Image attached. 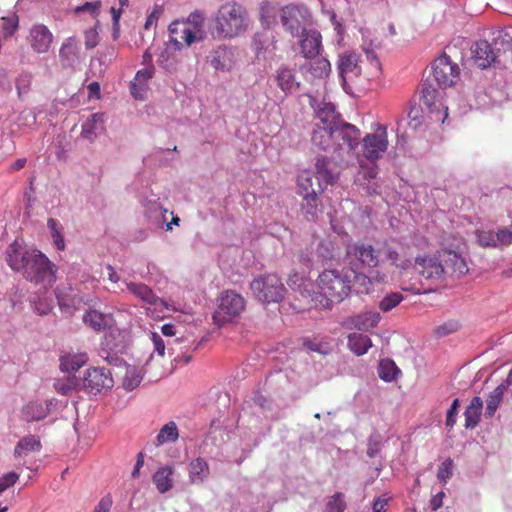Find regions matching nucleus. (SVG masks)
Masks as SVG:
<instances>
[{"instance_id":"864d4df0","label":"nucleus","mask_w":512,"mask_h":512,"mask_svg":"<svg viewBox=\"0 0 512 512\" xmlns=\"http://www.w3.org/2000/svg\"><path fill=\"white\" fill-rule=\"evenodd\" d=\"M32 84V75L30 73H22L16 80V89L19 98L27 95Z\"/></svg>"},{"instance_id":"0eeeda50","label":"nucleus","mask_w":512,"mask_h":512,"mask_svg":"<svg viewBox=\"0 0 512 512\" xmlns=\"http://www.w3.org/2000/svg\"><path fill=\"white\" fill-rule=\"evenodd\" d=\"M280 19L285 30L298 37L311 24V13L303 5L288 4L280 10Z\"/></svg>"},{"instance_id":"5701e85b","label":"nucleus","mask_w":512,"mask_h":512,"mask_svg":"<svg viewBox=\"0 0 512 512\" xmlns=\"http://www.w3.org/2000/svg\"><path fill=\"white\" fill-rule=\"evenodd\" d=\"M105 115L94 113L82 124L81 136L87 140H94L97 134L104 129Z\"/></svg>"},{"instance_id":"13d9d810","label":"nucleus","mask_w":512,"mask_h":512,"mask_svg":"<svg viewBox=\"0 0 512 512\" xmlns=\"http://www.w3.org/2000/svg\"><path fill=\"white\" fill-rule=\"evenodd\" d=\"M163 14V7L161 5H154L153 10L147 16V19L144 24L145 30H150L153 26L157 25V22L161 15Z\"/></svg>"},{"instance_id":"1a4fd4ad","label":"nucleus","mask_w":512,"mask_h":512,"mask_svg":"<svg viewBox=\"0 0 512 512\" xmlns=\"http://www.w3.org/2000/svg\"><path fill=\"white\" fill-rule=\"evenodd\" d=\"M414 269L417 273L431 284L439 285L445 282L443 267L441 266L439 254L433 256L419 255L414 259Z\"/></svg>"},{"instance_id":"20e7f679","label":"nucleus","mask_w":512,"mask_h":512,"mask_svg":"<svg viewBox=\"0 0 512 512\" xmlns=\"http://www.w3.org/2000/svg\"><path fill=\"white\" fill-rule=\"evenodd\" d=\"M319 293L331 303H340L352 290L349 271L324 269L316 280Z\"/></svg>"},{"instance_id":"4d7b16f0","label":"nucleus","mask_w":512,"mask_h":512,"mask_svg":"<svg viewBox=\"0 0 512 512\" xmlns=\"http://www.w3.org/2000/svg\"><path fill=\"white\" fill-rule=\"evenodd\" d=\"M110 13H111V16H112V36H113V39L116 40L119 38V35H120V18H121V15L123 13V10L122 8H116L114 6H112L110 8Z\"/></svg>"},{"instance_id":"0e129e2a","label":"nucleus","mask_w":512,"mask_h":512,"mask_svg":"<svg viewBox=\"0 0 512 512\" xmlns=\"http://www.w3.org/2000/svg\"><path fill=\"white\" fill-rule=\"evenodd\" d=\"M19 475L16 472H9L0 478V494L9 487L13 486L18 480Z\"/></svg>"},{"instance_id":"473e14b6","label":"nucleus","mask_w":512,"mask_h":512,"mask_svg":"<svg viewBox=\"0 0 512 512\" xmlns=\"http://www.w3.org/2000/svg\"><path fill=\"white\" fill-rule=\"evenodd\" d=\"M208 463L201 457L192 460L189 464V479L192 483H202L209 475Z\"/></svg>"},{"instance_id":"49530a36","label":"nucleus","mask_w":512,"mask_h":512,"mask_svg":"<svg viewBox=\"0 0 512 512\" xmlns=\"http://www.w3.org/2000/svg\"><path fill=\"white\" fill-rule=\"evenodd\" d=\"M158 64L168 72H174L178 69L179 60L175 53L166 47L158 57Z\"/></svg>"},{"instance_id":"58836bf2","label":"nucleus","mask_w":512,"mask_h":512,"mask_svg":"<svg viewBox=\"0 0 512 512\" xmlns=\"http://www.w3.org/2000/svg\"><path fill=\"white\" fill-rule=\"evenodd\" d=\"M279 9L271 1H263L260 6V21L263 26L270 28L277 24Z\"/></svg>"},{"instance_id":"3c124183","label":"nucleus","mask_w":512,"mask_h":512,"mask_svg":"<svg viewBox=\"0 0 512 512\" xmlns=\"http://www.w3.org/2000/svg\"><path fill=\"white\" fill-rule=\"evenodd\" d=\"M47 225L51 231V236L53 238V242H54L56 248L58 250H64L65 242H64V237L62 234V227L59 226L58 222L53 218L48 219Z\"/></svg>"},{"instance_id":"bf43d9fd","label":"nucleus","mask_w":512,"mask_h":512,"mask_svg":"<svg viewBox=\"0 0 512 512\" xmlns=\"http://www.w3.org/2000/svg\"><path fill=\"white\" fill-rule=\"evenodd\" d=\"M497 248L512 244V231L507 228H501L496 232Z\"/></svg>"},{"instance_id":"69168bd1","label":"nucleus","mask_w":512,"mask_h":512,"mask_svg":"<svg viewBox=\"0 0 512 512\" xmlns=\"http://www.w3.org/2000/svg\"><path fill=\"white\" fill-rule=\"evenodd\" d=\"M85 36V47L87 49H93L98 44L99 34L95 28L87 29L84 33Z\"/></svg>"},{"instance_id":"ddd939ff","label":"nucleus","mask_w":512,"mask_h":512,"mask_svg":"<svg viewBox=\"0 0 512 512\" xmlns=\"http://www.w3.org/2000/svg\"><path fill=\"white\" fill-rule=\"evenodd\" d=\"M441 266L443 267V276L446 281L448 278L456 279L468 272V266L465 259L452 250L438 251Z\"/></svg>"},{"instance_id":"f704fd0d","label":"nucleus","mask_w":512,"mask_h":512,"mask_svg":"<svg viewBox=\"0 0 512 512\" xmlns=\"http://www.w3.org/2000/svg\"><path fill=\"white\" fill-rule=\"evenodd\" d=\"M22 417L26 422H35L48 415V407L39 402H29L22 408Z\"/></svg>"},{"instance_id":"6e6552de","label":"nucleus","mask_w":512,"mask_h":512,"mask_svg":"<svg viewBox=\"0 0 512 512\" xmlns=\"http://www.w3.org/2000/svg\"><path fill=\"white\" fill-rule=\"evenodd\" d=\"M346 257L351 269L375 268L379 265V252L369 243L357 241L346 248Z\"/></svg>"},{"instance_id":"2f4dec72","label":"nucleus","mask_w":512,"mask_h":512,"mask_svg":"<svg viewBox=\"0 0 512 512\" xmlns=\"http://www.w3.org/2000/svg\"><path fill=\"white\" fill-rule=\"evenodd\" d=\"M276 81L278 87L285 93L299 88V83L296 82L293 70L288 67H280L277 70Z\"/></svg>"},{"instance_id":"4be33fe9","label":"nucleus","mask_w":512,"mask_h":512,"mask_svg":"<svg viewBox=\"0 0 512 512\" xmlns=\"http://www.w3.org/2000/svg\"><path fill=\"white\" fill-rule=\"evenodd\" d=\"M472 54L475 63L482 69L489 67L496 59L494 50L486 40L476 42Z\"/></svg>"},{"instance_id":"e2e57ef3","label":"nucleus","mask_w":512,"mask_h":512,"mask_svg":"<svg viewBox=\"0 0 512 512\" xmlns=\"http://www.w3.org/2000/svg\"><path fill=\"white\" fill-rule=\"evenodd\" d=\"M153 74H154L153 66L143 68L136 73L133 82L140 84V85H147V81L152 78Z\"/></svg>"},{"instance_id":"4c0bfd02","label":"nucleus","mask_w":512,"mask_h":512,"mask_svg":"<svg viewBox=\"0 0 512 512\" xmlns=\"http://www.w3.org/2000/svg\"><path fill=\"white\" fill-rule=\"evenodd\" d=\"M371 346V339L367 335L361 333H351L348 336V347L358 356L367 353Z\"/></svg>"},{"instance_id":"393cba45","label":"nucleus","mask_w":512,"mask_h":512,"mask_svg":"<svg viewBox=\"0 0 512 512\" xmlns=\"http://www.w3.org/2000/svg\"><path fill=\"white\" fill-rule=\"evenodd\" d=\"M482 410V399L479 396L473 397L464 411L466 429H474L479 424Z\"/></svg>"},{"instance_id":"e433bc0d","label":"nucleus","mask_w":512,"mask_h":512,"mask_svg":"<svg viewBox=\"0 0 512 512\" xmlns=\"http://www.w3.org/2000/svg\"><path fill=\"white\" fill-rule=\"evenodd\" d=\"M358 269L348 270L350 274V278L353 277V281L351 280L352 289L357 294H368L372 289V280L366 274L362 272H358Z\"/></svg>"},{"instance_id":"6ab92c4d","label":"nucleus","mask_w":512,"mask_h":512,"mask_svg":"<svg viewBox=\"0 0 512 512\" xmlns=\"http://www.w3.org/2000/svg\"><path fill=\"white\" fill-rule=\"evenodd\" d=\"M307 62L300 67L301 73L309 79H323L329 76L331 64L328 59L316 56L306 59Z\"/></svg>"},{"instance_id":"774afa93","label":"nucleus","mask_w":512,"mask_h":512,"mask_svg":"<svg viewBox=\"0 0 512 512\" xmlns=\"http://www.w3.org/2000/svg\"><path fill=\"white\" fill-rule=\"evenodd\" d=\"M17 27H18L17 19L6 18V17L2 18V29H3L4 35L6 37L11 36L15 32Z\"/></svg>"},{"instance_id":"09e8293b","label":"nucleus","mask_w":512,"mask_h":512,"mask_svg":"<svg viewBox=\"0 0 512 512\" xmlns=\"http://www.w3.org/2000/svg\"><path fill=\"white\" fill-rule=\"evenodd\" d=\"M404 300V296L399 292H390L386 294L379 302L380 311L387 313L397 307Z\"/></svg>"},{"instance_id":"8fccbe9b","label":"nucleus","mask_w":512,"mask_h":512,"mask_svg":"<svg viewBox=\"0 0 512 512\" xmlns=\"http://www.w3.org/2000/svg\"><path fill=\"white\" fill-rule=\"evenodd\" d=\"M378 174L377 166L360 165V169L356 176V182L360 185H369L372 180L376 178Z\"/></svg>"},{"instance_id":"4468645a","label":"nucleus","mask_w":512,"mask_h":512,"mask_svg":"<svg viewBox=\"0 0 512 512\" xmlns=\"http://www.w3.org/2000/svg\"><path fill=\"white\" fill-rule=\"evenodd\" d=\"M361 64L362 61L355 52L346 51L339 56L337 69L344 84L364 74V69Z\"/></svg>"},{"instance_id":"423d86ee","label":"nucleus","mask_w":512,"mask_h":512,"mask_svg":"<svg viewBox=\"0 0 512 512\" xmlns=\"http://www.w3.org/2000/svg\"><path fill=\"white\" fill-rule=\"evenodd\" d=\"M250 288L254 297L263 303L278 302L282 299L285 287L275 274H267L255 278Z\"/></svg>"},{"instance_id":"7ed1b4c3","label":"nucleus","mask_w":512,"mask_h":512,"mask_svg":"<svg viewBox=\"0 0 512 512\" xmlns=\"http://www.w3.org/2000/svg\"><path fill=\"white\" fill-rule=\"evenodd\" d=\"M204 16L202 13L192 12L186 19L175 20L169 27V42L175 50L180 51L193 43L202 41L205 37Z\"/></svg>"},{"instance_id":"c9c22d12","label":"nucleus","mask_w":512,"mask_h":512,"mask_svg":"<svg viewBox=\"0 0 512 512\" xmlns=\"http://www.w3.org/2000/svg\"><path fill=\"white\" fill-rule=\"evenodd\" d=\"M88 361L86 353L66 354L60 358V368L63 372H74Z\"/></svg>"},{"instance_id":"603ef678","label":"nucleus","mask_w":512,"mask_h":512,"mask_svg":"<svg viewBox=\"0 0 512 512\" xmlns=\"http://www.w3.org/2000/svg\"><path fill=\"white\" fill-rule=\"evenodd\" d=\"M477 242L483 248H497L496 232L478 230L476 232Z\"/></svg>"},{"instance_id":"f257e3e1","label":"nucleus","mask_w":512,"mask_h":512,"mask_svg":"<svg viewBox=\"0 0 512 512\" xmlns=\"http://www.w3.org/2000/svg\"><path fill=\"white\" fill-rule=\"evenodd\" d=\"M6 260L14 271H21L23 276L44 287L55 282L54 264L37 250H26L17 243L11 244L7 249Z\"/></svg>"},{"instance_id":"9b49d317","label":"nucleus","mask_w":512,"mask_h":512,"mask_svg":"<svg viewBox=\"0 0 512 512\" xmlns=\"http://www.w3.org/2000/svg\"><path fill=\"white\" fill-rule=\"evenodd\" d=\"M460 69L450 57L443 53L433 63V76L442 88L453 86L459 78Z\"/></svg>"},{"instance_id":"2eb2a0df","label":"nucleus","mask_w":512,"mask_h":512,"mask_svg":"<svg viewBox=\"0 0 512 512\" xmlns=\"http://www.w3.org/2000/svg\"><path fill=\"white\" fill-rule=\"evenodd\" d=\"M315 174L318 179L320 193H322L328 185H334L339 179V170L337 169L336 163L326 156L316 158Z\"/></svg>"},{"instance_id":"338daca9","label":"nucleus","mask_w":512,"mask_h":512,"mask_svg":"<svg viewBox=\"0 0 512 512\" xmlns=\"http://www.w3.org/2000/svg\"><path fill=\"white\" fill-rule=\"evenodd\" d=\"M459 324L457 322H448L436 327L435 333L437 336H445L458 330Z\"/></svg>"},{"instance_id":"052dcab7","label":"nucleus","mask_w":512,"mask_h":512,"mask_svg":"<svg viewBox=\"0 0 512 512\" xmlns=\"http://www.w3.org/2000/svg\"><path fill=\"white\" fill-rule=\"evenodd\" d=\"M100 7H101L100 1L86 2L81 6H77L75 8V13L79 14L81 12H89L94 17H97L99 14Z\"/></svg>"},{"instance_id":"f8f14e48","label":"nucleus","mask_w":512,"mask_h":512,"mask_svg":"<svg viewBox=\"0 0 512 512\" xmlns=\"http://www.w3.org/2000/svg\"><path fill=\"white\" fill-rule=\"evenodd\" d=\"M114 385L111 372L104 367H95L86 371L83 379L84 390L91 394H98L111 389Z\"/></svg>"},{"instance_id":"c85d7f7f","label":"nucleus","mask_w":512,"mask_h":512,"mask_svg":"<svg viewBox=\"0 0 512 512\" xmlns=\"http://www.w3.org/2000/svg\"><path fill=\"white\" fill-rule=\"evenodd\" d=\"M174 469L171 466L160 467L153 475V483L160 493H166L173 487Z\"/></svg>"},{"instance_id":"72a5a7b5","label":"nucleus","mask_w":512,"mask_h":512,"mask_svg":"<svg viewBox=\"0 0 512 512\" xmlns=\"http://www.w3.org/2000/svg\"><path fill=\"white\" fill-rule=\"evenodd\" d=\"M59 57L64 65H70L78 58V41L75 37H68L62 43Z\"/></svg>"},{"instance_id":"bb28decb","label":"nucleus","mask_w":512,"mask_h":512,"mask_svg":"<svg viewBox=\"0 0 512 512\" xmlns=\"http://www.w3.org/2000/svg\"><path fill=\"white\" fill-rule=\"evenodd\" d=\"M331 129L332 128L316 126L312 133L313 144L324 151L330 150L332 148L334 149V141L336 138L334 137V131Z\"/></svg>"},{"instance_id":"b1692460","label":"nucleus","mask_w":512,"mask_h":512,"mask_svg":"<svg viewBox=\"0 0 512 512\" xmlns=\"http://www.w3.org/2000/svg\"><path fill=\"white\" fill-rule=\"evenodd\" d=\"M317 118L319 119V123H317L316 126L332 128L331 130L333 131L342 122L339 114L335 110V107L331 104H324L319 108L317 111Z\"/></svg>"},{"instance_id":"7c9ffc66","label":"nucleus","mask_w":512,"mask_h":512,"mask_svg":"<svg viewBox=\"0 0 512 512\" xmlns=\"http://www.w3.org/2000/svg\"><path fill=\"white\" fill-rule=\"evenodd\" d=\"M381 320V316L377 311H365L353 319L355 328L362 331H369L375 328Z\"/></svg>"},{"instance_id":"6e6d98bb","label":"nucleus","mask_w":512,"mask_h":512,"mask_svg":"<svg viewBox=\"0 0 512 512\" xmlns=\"http://www.w3.org/2000/svg\"><path fill=\"white\" fill-rule=\"evenodd\" d=\"M346 504L344 501V494L338 492L335 493L327 503L326 511L327 512H343L345 510Z\"/></svg>"},{"instance_id":"5fc2aeb1","label":"nucleus","mask_w":512,"mask_h":512,"mask_svg":"<svg viewBox=\"0 0 512 512\" xmlns=\"http://www.w3.org/2000/svg\"><path fill=\"white\" fill-rule=\"evenodd\" d=\"M452 474L453 461L450 458H448L439 465L437 471V478L441 483L446 484L448 479L451 478Z\"/></svg>"},{"instance_id":"37998d69","label":"nucleus","mask_w":512,"mask_h":512,"mask_svg":"<svg viewBox=\"0 0 512 512\" xmlns=\"http://www.w3.org/2000/svg\"><path fill=\"white\" fill-rule=\"evenodd\" d=\"M211 65L216 70H229L231 65L230 52L225 47H218L214 50Z\"/></svg>"},{"instance_id":"dca6fc26","label":"nucleus","mask_w":512,"mask_h":512,"mask_svg":"<svg viewBox=\"0 0 512 512\" xmlns=\"http://www.w3.org/2000/svg\"><path fill=\"white\" fill-rule=\"evenodd\" d=\"M54 36L44 24H35L31 27L27 41L35 53H47L53 43Z\"/></svg>"},{"instance_id":"680f3d73","label":"nucleus","mask_w":512,"mask_h":512,"mask_svg":"<svg viewBox=\"0 0 512 512\" xmlns=\"http://www.w3.org/2000/svg\"><path fill=\"white\" fill-rule=\"evenodd\" d=\"M459 405V399L456 398L453 400L450 408L447 411L445 424L449 428H453L456 424V416L458 414Z\"/></svg>"},{"instance_id":"c756f323","label":"nucleus","mask_w":512,"mask_h":512,"mask_svg":"<svg viewBox=\"0 0 512 512\" xmlns=\"http://www.w3.org/2000/svg\"><path fill=\"white\" fill-rule=\"evenodd\" d=\"M42 445L39 437L28 435L23 437L14 448L15 457L27 456L30 452L40 451Z\"/></svg>"},{"instance_id":"412c9836","label":"nucleus","mask_w":512,"mask_h":512,"mask_svg":"<svg viewBox=\"0 0 512 512\" xmlns=\"http://www.w3.org/2000/svg\"><path fill=\"white\" fill-rule=\"evenodd\" d=\"M334 137L336 140H343V144H345L349 150H353L359 144L361 133L354 125L341 122L334 130Z\"/></svg>"},{"instance_id":"de8ad7c7","label":"nucleus","mask_w":512,"mask_h":512,"mask_svg":"<svg viewBox=\"0 0 512 512\" xmlns=\"http://www.w3.org/2000/svg\"><path fill=\"white\" fill-rule=\"evenodd\" d=\"M83 321L86 325L90 326L96 331L104 329L107 325L106 317L97 310L88 311L84 315Z\"/></svg>"},{"instance_id":"f03ea898","label":"nucleus","mask_w":512,"mask_h":512,"mask_svg":"<svg viewBox=\"0 0 512 512\" xmlns=\"http://www.w3.org/2000/svg\"><path fill=\"white\" fill-rule=\"evenodd\" d=\"M249 27L247 10L236 2H227L219 7L211 27L215 39H227L243 34Z\"/></svg>"},{"instance_id":"a18cd8bd","label":"nucleus","mask_w":512,"mask_h":512,"mask_svg":"<svg viewBox=\"0 0 512 512\" xmlns=\"http://www.w3.org/2000/svg\"><path fill=\"white\" fill-rule=\"evenodd\" d=\"M400 372L396 364L390 359H383L378 366L379 377L387 382L395 380L397 374Z\"/></svg>"},{"instance_id":"9d476101","label":"nucleus","mask_w":512,"mask_h":512,"mask_svg":"<svg viewBox=\"0 0 512 512\" xmlns=\"http://www.w3.org/2000/svg\"><path fill=\"white\" fill-rule=\"evenodd\" d=\"M388 148V135L385 126H378L374 133L367 134L362 141L363 157L376 162Z\"/></svg>"},{"instance_id":"f3484780","label":"nucleus","mask_w":512,"mask_h":512,"mask_svg":"<svg viewBox=\"0 0 512 512\" xmlns=\"http://www.w3.org/2000/svg\"><path fill=\"white\" fill-rule=\"evenodd\" d=\"M127 290L135 297L139 298L142 302L149 306H154L155 310L162 312L163 309H168L167 303L159 298L153 290L146 284L127 282Z\"/></svg>"},{"instance_id":"aec40b11","label":"nucleus","mask_w":512,"mask_h":512,"mask_svg":"<svg viewBox=\"0 0 512 512\" xmlns=\"http://www.w3.org/2000/svg\"><path fill=\"white\" fill-rule=\"evenodd\" d=\"M510 385H512V373H510L507 379L498 385L488 396L486 400L485 416L491 418L497 411L500 403L504 398V394L508 391Z\"/></svg>"},{"instance_id":"a211bd4d","label":"nucleus","mask_w":512,"mask_h":512,"mask_svg":"<svg viewBox=\"0 0 512 512\" xmlns=\"http://www.w3.org/2000/svg\"><path fill=\"white\" fill-rule=\"evenodd\" d=\"M299 42L300 53L305 59L320 56L322 50V36L317 30H306L301 33Z\"/></svg>"},{"instance_id":"c03bdc74","label":"nucleus","mask_w":512,"mask_h":512,"mask_svg":"<svg viewBox=\"0 0 512 512\" xmlns=\"http://www.w3.org/2000/svg\"><path fill=\"white\" fill-rule=\"evenodd\" d=\"M178 428L175 422L165 424L157 435V444L163 445L168 442H175L178 439Z\"/></svg>"},{"instance_id":"cd10ccee","label":"nucleus","mask_w":512,"mask_h":512,"mask_svg":"<svg viewBox=\"0 0 512 512\" xmlns=\"http://www.w3.org/2000/svg\"><path fill=\"white\" fill-rule=\"evenodd\" d=\"M385 258L390 262L391 265L398 269L399 274L406 273L412 266L413 262L410 257L405 253H400L397 250L387 247L385 249Z\"/></svg>"},{"instance_id":"79ce46f5","label":"nucleus","mask_w":512,"mask_h":512,"mask_svg":"<svg viewBox=\"0 0 512 512\" xmlns=\"http://www.w3.org/2000/svg\"><path fill=\"white\" fill-rule=\"evenodd\" d=\"M297 194L302 196L318 194L313 187V177L309 171H302L297 177Z\"/></svg>"},{"instance_id":"ea45409f","label":"nucleus","mask_w":512,"mask_h":512,"mask_svg":"<svg viewBox=\"0 0 512 512\" xmlns=\"http://www.w3.org/2000/svg\"><path fill=\"white\" fill-rule=\"evenodd\" d=\"M367 65L364 69V76L367 79L377 78L381 74V63L377 54L370 49H365Z\"/></svg>"},{"instance_id":"a878e982","label":"nucleus","mask_w":512,"mask_h":512,"mask_svg":"<svg viewBox=\"0 0 512 512\" xmlns=\"http://www.w3.org/2000/svg\"><path fill=\"white\" fill-rule=\"evenodd\" d=\"M320 206H321V201L319 199L318 194L301 197L300 211H301L302 216L307 221L316 220V218L320 212V208H319Z\"/></svg>"},{"instance_id":"39448f33","label":"nucleus","mask_w":512,"mask_h":512,"mask_svg":"<svg viewBox=\"0 0 512 512\" xmlns=\"http://www.w3.org/2000/svg\"><path fill=\"white\" fill-rule=\"evenodd\" d=\"M245 306L246 301L242 295L233 290L223 291L218 298V305L212 316L214 323L223 326L239 316Z\"/></svg>"},{"instance_id":"a19ab883","label":"nucleus","mask_w":512,"mask_h":512,"mask_svg":"<svg viewBox=\"0 0 512 512\" xmlns=\"http://www.w3.org/2000/svg\"><path fill=\"white\" fill-rule=\"evenodd\" d=\"M143 379L142 370L135 366H127L122 379V385L126 390H133L139 386Z\"/></svg>"}]
</instances>
